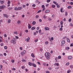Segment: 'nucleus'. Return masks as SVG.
I'll list each match as a JSON object with an SVG mask.
<instances>
[{
  "label": "nucleus",
  "instance_id": "49530a36",
  "mask_svg": "<svg viewBox=\"0 0 73 73\" xmlns=\"http://www.w3.org/2000/svg\"><path fill=\"white\" fill-rule=\"evenodd\" d=\"M38 41V39H36L35 40V42H37V41Z\"/></svg>",
  "mask_w": 73,
  "mask_h": 73
},
{
  "label": "nucleus",
  "instance_id": "0eeeda50",
  "mask_svg": "<svg viewBox=\"0 0 73 73\" xmlns=\"http://www.w3.org/2000/svg\"><path fill=\"white\" fill-rule=\"evenodd\" d=\"M45 31H49V28L48 27H46L44 28Z\"/></svg>",
  "mask_w": 73,
  "mask_h": 73
},
{
  "label": "nucleus",
  "instance_id": "0e129e2a",
  "mask_svg": "<svg viewBox=\"0 0 73 73\" xmlns=\"http://www.w3.org/2000/svg\"><path fill=\"white\" fill-rule=\"evenodd\" d=\"M42 8H45V6L44 5H42Z\"/></svg>",
  "mask_w": 73,
  "mask_h": 73
},
{
  "label": "nucleus",
  "instance_id": "c85d7f7f",
  "mask_svg": "<svg viewBox=\"0 0 73 73\" xmlns=\"http://www.w3.org/2000/svg\"><path fill=\"white\" fill-rule=\"evenodd\" d=\"M71 72V70H67V73H70Z\"/></svg>",
  "mask_w": 73,
  "mask_h": 73
},
{
  "label": "nucleus",
  "instance_id": "473e14b6",
  "mask_svg": "<svg viewBox=\"0 0 73 73\" xmlns=\"http://www.w3.org/2000/svg\"><path fill=\"white\" fill-rule=\"evenodd\" d=\"M0 45L1 46H4V43H2Z\"/></svg>",
  "mask_w": 73,
  "mask_h": 73
},
{
  "label": "nucleus",
  "instance_id": "2f4dec72",
  "mask_svg": "<svg viewBox=\"0 0 73 73\" xmlns=\"http://www.w3.org/2000/svg\"><path fill=\"white\" fill-rule=\"evenodd\" d=\"M68 12H66L65 16H68Z\"/></svg>",
  "mask_w": 73,
  "mask_h": 73
},
{
  "label": "nucleus",
  "instance_id": "aec40b11",
  "mask_svg": "<svg viewBox=\"0 0 73 73\" xmlns=\"http://www.w3.org/2000/svg\"><path fill=\"white\" fill-rule=\"evenodd\" d=\"M0 2L1 3V4H3L4 3V1L0 0Z\"/></svg>",
  "mask_w": 73,
  "mask_h": 73
},
{
  "label": "nucleus",
  "instance_id": "9d476101",
  "mask_svg": "<svg viewBox=\"0 0 73 73\" xmlns=\"http://www.w3.org/2000/svg\"><path fill=\"white\" fill-rule=\"evenodd\" d=\"M68 58L69 60H72V56H69L68 57Z\"/></svg>",
  "mask_w": 73,
  "mask_h": 73
},
{
  "label": "nucleus",
  "instance_id": "4be33fe9",
  "mask_svg": "<svg viewBox=\"0 0 73 73\" xmlns=\"http://www.w3.org/2000/svg\"><path fill=\"white\" fill-rule=\"evenodd\" d=\"M50 12V11H49V10H47L45 11V13H48V12Z\"/></svg>",
  "mask_w": 73,
  "mask_h": 73
},
{
  "label": "nucleus",
  "instance_id": "a18cd8bd",
  "mask_svg": "<svg viewBox=\"0 0 73 73\" xmlns=\"http://www.w3.org/2000/svg\"><path fill=\"white\" fill-rule=\"evenodd\" d=\"M48 20L49 21H52V19L50 18L48 19Z\"/></svg>",
  "mask_w": 73,
  "mask_h": 73
},
{
  "label": "nucleus",
  "instance_id": "4468645a",
  "mask_svg": "<svg viewBox=\"0 0 73 73\" xmlns=\"http://www.w3.org/2000/svg\"><path fill=\"white\" fill-rule=\"evenodd\" d=\"M32 65L33 66V67H35V68H36V65L34 63H33L32 64Z\"/></svg>",
  "mask_w": 73,
  "mask_h": 73
},
{
  "label": "nucleus",
  "instance_id": "7ed1b4c3",
  "mask_svg": "<svg viewBox=\"0 0 73 73\" xmlns=\"http://www.w3.org/2000/svg\"><path fill=\"white\" fill-rule=\"evenodd\" d=\"M5 8V6L4 5L0 6V9H3Z\"/></svg>",
  "mask_w": 73,
  "mask_h": 73
},
{
  "label": "nucleus",
  "instance_id": "5fc2aeb1",
  "mask_svg": "<svg viewBox=\"0 0 73 73\" xmlns=\"http://www.w3.org/2000/svg\"><path fill=\"white\" fill-rule=\"evenodd\" d=\"M72 20V19H71V18H70V19H69L68 20V21L69 22H70V21H71Z\"/></svg>",
  "mask_w": 73,
  "mask_h": 73
},
{
  "label": "nucleus",
  "instance_id": "a878e982",
  "mask_svg": "<svg viewBox=\"0 0 73 73\" xmlns=\"http://www.w3.org/2000/svg\"><path fill=\"white\" fill-rule=\"evenodd\" d=\"M66 50H69L70 47H66Z\"/></svg>",
  "mask_w": 73,
  "mask_h": 73
},
{
  "label": "nucleus",
  "instance_id": "9b49d317",
  "mask_svg": "<svg viewBox=\"0 0 73 73\" xmlns=\"http://www.w3.org/2000/svg\"><path fill=\"white\" fill-rule=\"evenodd\" d=\"M62 28H63V26L62 25H61V28L59 29V30L60 31H62Z\"/></svg>",
  "mask_w": 73,
  "mask_h": 73
},
{
  "label": "nucleus",
  "instance_id": "423d86ee",
  "mask_svg": "<svg viewBox=\"0 0 73 73\" xmlns=\"http://www.w3.org/2000/svg\"><path fill=\"white\" fill-rule=\"evenodd\" d=\"M28 29H31V28L32 27V26H31V24L29 23L28 24Z\"/></svg>",
  "mask_w": 73,
  "mask_h": 73
},
{
  "label": "nucleus",
  "instance_id": "f8f14e48",
  "mask_svg": "<svg viewBox=\"0 0 73 73\" xmlns=\"http://www.w3.org/2000/svg\"><path fill=\"white\" fill-rule=\"evenodd\" d=\"M49 40L51 42H52V40H54V38H53V37H52L51 38H49Z\"/></svg>",
  "mask_w": 73,
  "mask_h": 73
},
{
  "label": "nucleus",
  "instance_id": "393cba45",
  "mask_svg": "<svg viewBox=\"0 0 73 73\" xmlns=\"http://www.w3.org/2000/svg\"><path fill=\"white\" fill-rule=\"evenodd\" d=\"M22 61V62H26L27 61V60H25V59H22L21 60Z\"/></svg>",
  "mask_w": 73,
  "mask_h": 73
},
{
  "label": "nucleus",
  "instance_id": "dca6fc26",
  "mask_svg": "<svg viewBox=\"0 0 73 73\" xmlns=\"http://www.w3.org/2000/svg\"><path fill=\"white\" fill-rule=\"evenodd\" d=\"M3 16L5 17H6V18H8V16L7 14H3Z\"/></svg>",
  "mask_w": 73,
  "mask_h": 73
},
{
  "label": "nucleus",
  "instance_id": "412c9836",
  "mask_svg": "<svg viewBox=\"0 0 73 73\" xmlns=\"http://www.w3.org/2000/svg\"><path fill=\"white\" fill-rule=\"evenodd\" d=\"M36 22L35 21H33L32 23V24L33 25H35V24H36Z\"/></svg>",
  "mask_w": 73,
  "mask_h": 73
},
{
  "label": "nucleus",
  "instance_id": "c9c22d12",
  "mask_svg": "<svg viewBox=\"0 0 73 73\" xmlns=\"http://www.w3.org/2000/svg\"><path fill=\"white\" fill-rule=\"evenodd\" d=\"M60 25H63V22H62V21H61Z\"/></svg>",
  "mask_w": 73,
  "mask_h": 73
},
{
  "label": "nucleus",
  "instance_id": "39448f33",
  "mask_svg": "<svg viewBox=\"0 0 73 73\" xmlns=\"http://www.w3.org/2000/svg\"><path fill=\"white\" fill-rule=\"evenodd\" d=\"M7 4H8L7 5V7H9L10 6V4H11V1H8Z\"/></svg>",
  "mask_w": 73,
  "mask_h": 73
},
{
  "label": "nucleus",
  "instance_id": "5701e85b",
  "mask_svg": "<svg viewBox=\"0 0 73 73\" xmlns=\"http://www.w3.org/2000/svg\"><path fill=\"white\" fill-rule=\"evenodd\" d=\"M11 20V19H8L7 21V23H10Z\"/></svg>",
  "mask_w": 73,
  "mask_h": 73
},
{
  "label": "nucleus",
  "instance_id": "f03ea898",
  "mask_svg": "<svg viewBox=\"0 0 73 73\" xmlns=\"http://www.w3.org/2000/svg\"><path fill=\"white\" fill-rule=\"evenodd\" d=\"M16 39L15 38H14L13 40H11V42L13 44H16Z\"/></svg>",
  "mask_w": 73,
  "mask_h": 73
},
{
  "label": "nucleus",
  "instance_id": "052dcab7",
  "mask_svg": "<svg viewBox=\"0 0 73 73\" xmlns=\"http://www.w3.org/2000/svg\"><path fill=\"white\" fill-rule=\"evenodd\" d=\"M43 8V10H42V11H45V8L44 7Z\"/></svg>",
  "mask_w": 73,
  "mask_h": 73
},
{
  "label": "nucleus",
  "instance_id": "69168bd1",
  "mask_svg": "<svg viewBox=\"0 0 73 73\" xmlns=\"http://www.w3.org/2000/svg\"><path fill=\"white\" fill-rule=\"evenodd\" d=\"M46 73H50V72H49V71H46Z\"/></svg>",
  "mask_w": 73,
  "mask_h": 73
},
{
  "label": "nucleus",
  "instance_id": "cd10ccee",
  "mask_svg": "<svg viewBox=\"0 0 73 73\" xmlns=\"http://www.w3.org/2000/svg\"><path fill=\"white\" fill-rule=\"evenodd\" d=\"M29 65L30 66H32V63H31L30 62H29Z\"/></svg>",
  "mask_w": 73,
  "mask_h": 73
},
{
  "label": "nucleus",
  "instance_id": "2eb2a0df",
  "mask_svg": "<svg viewBox=\"0 0 73 73\" xmlns=\"http://www.w3.org/2000/svg\"><path fill=\"white\" fill-rule=\"evenodd\" d=\"M31 57H33V58H35V56L34 54H33V53H32L31 54Z\"/></svg>",
  "mask_w": 73,
  "mask_h": 73
},
{
  "label": "nucleus",
  "instance_id": "7c9ffc66",
  "mask_svg": "<svg viewBox=\"0 0 73 73\" xmlns=\"http://www.w3.org/2000/svg\"><path fill=\"white\" fill-rule=\"evenodd\" d=\"M14 34H16V35H17L18 34V32L17 31H15L14 32Z\"/></svg>",
  "mask_w": 73,
  "mask_h": 73
},
{
  "label": "nucleus",
  "instance_id": "774afa93",
  "mask_svg": "<svg viewBox=\"0 0 73 73\" xmlns=\"http://www.w3.org/2000/svg\"><path fill=\"white\" fill-rule=\"evenodd\" d=\"M70 4H71V5H73V2H71L70 3Z\"/></svg>",
  "mask_w": 73,
  "mask_h": 73
},
{
  "label": "nucleus",
  "instance_id": "58836bf2",
  "mask_svg": "<svg viewBox=\"0 0 73 73\" xmlns=\"http://www.w3.org/2000/svg\"><path fill=\"white\" fill-rule=\"evenodd\" d=\"M33 7H36V5L34 4L32 5Z\"/></svg>",
  "mask_w": 73,
  "mask_h": 73
},
{
  "label": "nucleus",
  "instance_id": "c03bdc74",
  "mask_svg": "<svg viewBox=\"0 0 73 73\" xmlns=\"http://www.w3.org/2000/svg\"><path fill=\"white\" fill-rule=\"evenodd\" d=\"M72 8V6H69L68 7V9H70Z\"/></svg>",
  "mask_w": 73,
  "mask_h": 73
},
{
  "label": "nucleus",
  "instance_id": "bf43d9fd",
  "mask_svg": "<svg viewBox=\"0 0 73 73\" xmlns=\"http://www.w3.org/2000/svg\"><path fill=\"white\" fill-rule=\"evenodd\" d=\"M55 60H56V62L57 61V57L55 58Z\"/></svg>",
  "mask_w": 73,
  "mask_h": 73
},
{
  "label": "nucleus",
  "instance_id": "680f3d73",
  "mask_svg": "<svg viewBox=\"0 0 73 73\" xmlns=\"http://www.w3.org/2000/svg\"><path fill=\"white\" fill-rule=\"evenodd\" d=\"M15 38H16V39H18L19 38V37L17 36H15Z\"/></svg>",
  "mask_w": 73,
  "mask_h": 73
},
{
  "label": "nucleus",
  "instance_id": "e433bc0d",
  "mask_svg": "<svg viewBox=\"0 0 73 73\" xmlns=\"http://www.w3.org/2000/svg\"><path fill=\"white\" fill-rule=\"evenodd\" d=\"M45 44L47 45L49 43V42H48V41H46L45 42Z\"/></svg>",
  "mask_w": 73,
  "mask_h": 73
},
{
  "label": "nucleus",
  "instance_id": "f704fd0d",
  "mask_svg": "<svg viewBox=\"0 0 73 73\" xmlns=\"http://www.w3.org/2000/svg\"><path fill=\"white\" fill-rule=\"evenodd\" d=\"M15 11H18V8H17L16 7H15Z\"/></svg>",
  "mask_w": 73,
  "mask_h": 73
},
{
  "label": "nucleus",
  "instance_id": "72a5a7b5",
  "mask_svg": "<svg viewBox=\"0 0 73 73\" xmlns=\"http://www.w3.org/2000/svg\"><path fill=\"white\" fill-rule=\"evenodd\" d=\"M56 7V6L54 5H52V8H55V7Z\"/></svg>",
  "mask_w": 73,
  "mask_h": 73
},
{
  "label": "nucleus",
  "instance_id": "37998d69",
  "mask_svg": "<svg viewBox=\"0 0 73 73\" xmlns=\"http://www.w3.org/2000/svg\"><path fill=\"white\" fill-rule=\"evenodd\" d=\"M11 61L12 62V63H13V62H15V60H11Z\"/></svg>",
  "mask_w": 73,
  "mask_h": 73
},
{
  "label": "nucleus",
  "instance_id": "6e6d98bb",
  "mask_svg": "<svg viewBox=\"0 0 73 73\" xmlns=\"http://www.w3.org/2000/svg\"><path fill=\"white\" fill-rule=\"evenodd\" d=\"M23 53L25 54L26 53V51L24 50L23 51Z\"/></svg>",
  "mask_w": 73,
  "mask_h": 73
},
{
  "label": "nucleus",
  "instance_id": "09e8293b",
  "mask_svg": "<svg viewBox=\"0 0 73 73\" xmlns=\"http://www.w3.org/2000/svg\"><path fill=\"white\" fill-rule=\"evenodd\" d=\"M5 49H7V46H5L4 47Z\"/></svg>",
  "mask_w": 73,
  "mask_h": 73
},
{
  "label": "nucleus",
  "instance_id": "20e7f679",
  "mask_svg": "<svg viewBox=\"0 0 73 73\" xmlns=\"http://www.w3.org/2000/svg\"><path fill=\"white\" fill-rule=\"evenodd\" d=\"M29 40H30V38L28 37L27 39H25V40L27 42H29Z\"/></svg>",
  "mask_w": 73,
  "mask_h": 73
},
{
  "label": "nucleus",
  "instance_id": "13d9d810",
  "mask_svg": "<svg viewBox=\"0 0 73 73\" xmlns=\"http://www.w3.org/2000/svg\"><path fill=\"white\" fill-rule=\"evenodd\" d=\"M66 65H69V63L68 62L66 64Z\"/></svg>",
  "mask_w": 73,
  "mask_h": 73
},
{
  "label": "nucleus",
  "instance_id": "ea45409f",
  "mask_svg": "<svg viewBox=\"0 0 73 73\" xmlns=\"http://www.w3.org/2000/svg\"><path fill=\"white\" fill-rule=\"evenodd\" d=\"M22 69H25V66H22L21 67Z\"/></svg>",
  "mask_w": 73,
  "mask_h": 73
},
{
  "label": "nucleus",
  "instance_id": "6e6552de",
  "mask_svg": "<svg viewBox=\"0 0 73 73\" xmlns=\"http://www.w3.org/2000/svg\"><path fill=\"white\" fill-rule=\"evenodd\" d=\"M17 23L18 24H19V25H20L21 24V21L20 20H18L17 21Z\"/></svg>",
  "mask_w": 73,
  "mask_h": 73
},
{
  "label": "nucleus",
  "instance_id": "bb28decb",
  "mask_svg": "<svg viewBox=\"0 0 73 73\" xmlns=\"http://www.w3.org/2000/svg\"><path fill=\"white\" fill-rule=\"evenodd\" d=\"M43 19H46L47 18V17L45 16V15H43Z\"/></svg>",
  "mask_w": 73,
  "mask_h": 73
},
{
  "label": "nucleus",
  "instance_id": "8fccbe9b",
  "mask_svg": "<svg viewBox=\"0 0 73 73\" xmlns=\"http://www.w3.org/2000/svg\"><path fill=\"white\" fill-rule=\"evenodd\" d=\"M62 10H63V8H61L60 9V12H62Z\"/></svg>",
  "mask_w": 73,
  "mask_h": 73
},
{
  "label": "nucleus",
  "instance_id": "4d7b16f0",
  "mask_svg": "<svg viewBox=\"0 0 73 73\" xmlns=\"http://www.w3.org/2000/svg\"><path fill=\"white\" fill-rule=\"evenodd\" d=\"M23 8H25V7H26V5H23Z\"/></svg>",
  "mask_w": 73,
  "mask_h": 73
},
{
  "label": "nucleus",
  "instance_id": "4c0bfd02",
  "mask_svg": "<svg viewBox=\"0 0 73 73\" xmlns=\"http://www.w3.org/2000/svg\"><path fill=\"white\" fill-rule=\"evenodd\" d=\"M67 41H68V42H70V40L68 38H67Z\"/></svg>",
  "mask_w": 73,
  "mask_h": 73
},
{
  "label": "nucleus",
  "instance_id": "864d4df0",
  "mask_svg": "<svg viewBox=\"0 0 73 73\" xmlns=\"http://www.w3.org/2000/svg\"><path fill=\"white\" fill-rule=\"evenodd\" d=\"M50 1V0H47V3H49Z\"/></svg>",
  "mask_w": 73,
  "mask_h": 73
},
{
  "label": "nucleus",
  "instance_id": "f3484780",
  "mask_svg": "<svg viewBox=\"0 0 73 73\" xmlns=\"http://www.w3.org/2000/svg\"><path fill=\"white\" fill-rule=\"evenodd\" d=\"M2 68H3V66H2V65H0V70H2L3 69Z\"/></svg>",
  "mask_w": 73,
  "mask_h": 73
},
{
  "label": "nucleus",
  "instance_id": "e2e57ef3",
  "mask_svg": "<svg viewBox=\"0 0 73 73\" xmlns=\"http://www.w3.org/2000/svg\"><path fill=\"white\" fill-rule=\"evenodd\" d=\"M12 70H16V69H15V68H12Z\"/></svg>",
  "mask_w": 73,
  "mask_h": 73
},
{
  "label": "nucleus",
  "instance_id": "b1692460",
  "mask_svg": "<svg viewBox=\"0 0 73 73\" xmlns=\"http://www.w3.org/2000/svg\"><path fill=\"white\" fill-rule=\"evenodd\" d=\"M8 10H12V7H9L8 8Z\"/></svg>",
  "mask_w": 73,
  "mask_h": 73
},
{
  "label": "nucleus",
  "instance_id": "3c124183",
  "mask_svg": "<svg viewBox=\"0 0 73 73\" xmlns=\"http://www.w3.org/2000/svg\"><path fill=\"white\" fill-rule=\"evenodd\" d=\"M39 17V16L38 15H36V19H38Z\"/></svg>",
  "mask_w": 73,
  "mask_h": 73
},
{
  "label": "nucleus",
  "instance_id": "f257e3e1",
  "mask_svg": "<svg viewBox=\"0 0 73 73\" xmlns=\"http://www.w3.org/2000/svg\"><path fill=\"white\" fill-rule=\"evenodd\" d=\"M45 56L46 57L47 59H50V54L48 52H46L45 53Z\"/></svg>",
  "mask_w": 73,
  "mask_h": 73
},
{
  "label": "nucleus",
  "instance_id": "de8ad7c7",
  "mask_svg": "<svg viewBox=\"0 0 73 73\" xmlns=\"http://www.w3.org/2000/svg\"><path fill=\"white\" fill-rule=\"evenodd\" d=\"M70 68H73V65H71L70 66Z\"/></svg>",
  "mask_w": 73,
  "mask_h": 73
},
{
  "label": "nucleus",
  "instance_id": "ddd939ff",
  "mask_svg": "<svg viewBox=\"0 0 73 73\" xmlns=\"http://www.w3.org/2000/svg\"><path fill=\"white\" fill-rule=\"evenodd\" d=\"M23 9V7H19L18 8V11L19 10H21V9Z\"/></svg>",
  "mask_w": 73,
  "mask_h": 73
},
{
  "label": "nucleus",
  "instance_id": "a211bd4d",
  "mask_svg": "<svg viewBox=\"0 0 73 73\" xmlns=\"http://www.w3.org/2000/svg\"><path fill=\"white\" fill-rule=\"evenodd\" d=\"M21 55L22 56H23L24 55V54H25L23 52H21Z\"/></svg>",
  "mask_w": 73,
  "mask_h": 73
},
{
  "label": "nucleus",
  "instance_id": "a19ab883",
  "mask_svg": "<svg viewBox=\"0 0 73 73\" xmlns=\"http://www.w3.org/2000/svg\"><path fill=\"white\" fill-rule=\"evenodd\" d=\"M42 11L41 10H39L38 12H37V13H40V12H41Z\"/></svg>",
  "mask_w": 73,
  "mask_h": 73
},
{
  "label": "nucleus",
  "instance_id": "338daca9",
  "mask_svg": "<svg viewBox=\"0 0 73 73\" xmlns=\"http://www.w3.org/2000/svg\"><path fill=\"white\" fill-rule=\"evenodd\" d=\"M41 30H39L38 31L39 33H41Z\"/></svg>",
  "mask_w": 73,
  "mask_h": 73
},
{
  "label": "nucleus",
  "instance_id": "6ab92c4d",
  "mask_svg": "<svg viewBox=\"0 0 73 73\" xmlns=\"http://www.w3.org/2000/svg\"><path fill=\"white\" fill-rule=\"evenodd\" d=\"M61 43L62 44H64L65 43V40H62L61 42Z\"/></svg>",
  "mask_w": 73,
  "mask_h": 73
},
{
  "label": "nucleus",
  "instance_id": "1a4fd4ad",
  "mask_svg": "<svg viewBox=\"0 0 73 73\" xmlns=\"http://www.w3.org/2000/svg\"><path fill=\"white\" fill-rule=\"evenodd\" d=\"M54 65L55 66H59V63H55L54 64Z\"/></svg>",
  "mask_w": 73,
  "mask_h": 73
},
{
  "label": "nucleus",
  "instance_id": "603ef678",
  "mask_svg": "<svg viewBox=\"0 0 73 73\" xmlns=\"http://www.w3.org/2000/svg\"><path fill=\"white\" fill-rule=\"evenodd\" d=\"M0 42H3V40L2 39H0Z\"/></svg>",
  "mask_w": 73,
  "mask_h": 73
},
{
  "label": "nucleus",
  "instance_id": "79ce46f5",
  "mask_svg": "<svg viewBox=\"0 0 73 73\" xmlns=\"http://www.w3.org/2000/svg\"><path fill=\"white\" fill-rule=\"evenodd\" d=\"M58 59H61V56H59L58 57Z\"/></svg>",
  "mask_w": 73,
  "mask_h": 73
},
{
  "label": "nucleus",
  "instance_id": "c756f323",
  "mask_svg": "<svg viewBox=\"0 0 73 73\" xmlns=\"http://www.w3.org/2000/svg\"><path fill=\"white\" fill-rule=\"evenodd\" d=\"M36 29V27H33L31 28L32 30H34V29Z\"/></svg>",
  "mask_w": 73,
  "mask_h": 73
}]
</instances>
